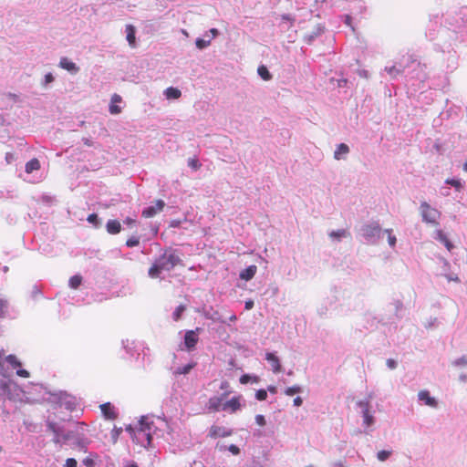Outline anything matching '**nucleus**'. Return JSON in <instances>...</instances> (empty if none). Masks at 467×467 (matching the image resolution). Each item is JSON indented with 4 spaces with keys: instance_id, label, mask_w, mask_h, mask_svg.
Masks as SVG:
<instances>
[{
    "instance_id": "obj_1",
    "label": "nucleus",
    "mask_w": 467,
    "mask_h": 467,
    "mask_svg": "<svg viewBox=\"0 0 467 467\" xmlns=\"http://www.w3.org/2000/svg\"><path fill=\"white\" fill-rule=\"evenodd\" d=\"M182 264L180 254L173 249L164 250L149 269L148 275L150 278H159L162 272H169L176 265Z\"/></svg>"
},
{
    "instance_id": "obj_2",
    "label": "nucleus",
    "mask_w": 467,
    "mask_h": 467,
    "mask_svg": "<svg viewBox=\"0 0 467 467\" xmlns=\"http://www.w3.org/2000/svg\"><path fill=\"white\" fill-rule=\"evenodd\" d=\"M129 432H130L133 441L143 446L147 447L151 442V424L146 421L145 418H142L139 422V427L134 430L131 426H129L126 429Z\"/></svg>"
},
{
    "instance_id": "obj_3",
    "label": "nucleus",
    "mask_w": 467,
    "mask_h": 467,
    "mask_svg": "<svg viewBox=\"0 0 467 467\" xmlns=\"http://www.w3.org/2000/svg\"><path fill=\"white\" fill-rule=\"evenodd\" d=\"M359 233L368 243L376 244L381 238L382 230L378 222H370L363 224Z\"/></svg>"
},
{
    "instance_id": "obj_4",
    "label": "nucleus",
    "mask_w": 467,
    "mask_h": 467,
    "mask_svg": "<svg viewBox=\"0 0 467 467\" xmlns=\"http://www.w3.org/2000/svg\"><path fill=\"white\" fill-rule=\"evenodd\" d=\"M371 399L372 397L369 395L368 398L357 402V407L359 409V413L363 419V426L367 429L371 428L376 422L374 414L371 411Z\"/></svg>"
},
{
    "instance_id": "obj_5",
    "label": "nucleus",
    "mask_w": 467,
    "mask_h": 467,
    "mask_svg": "<svg viewBox=\"0 0 467 467\" xmlns=\"http://www.w3.org/2000/svg\"><path fill=\"white\" fill-rule=\"evenodd\" d=\"M420 213L423 223L435 226L439 225V219L441 216V213L436 208L431 207L430 203L425 201L421 202Z\"/></svg>"
},
{
    "instance_id": "obj_6",
    "label": "nucleus",
    "mask_w": 467,
    "mask_h": 467,
    "mask_svg": "<svg viewBox=\"0 0 467 467\" xmlns=\"http://www.w3.org/2000/svg\"><path fill=\"white\" fill-rule=\"evenodd\" d=\"M21 389L18 385L11 379L0 380V394L5 396L11 400H18Z\"/></svg>"
},
{
    "instance_id": "obj_7",
    "label": "nucleus",
    "mask_w": 467,
    "mask_h": 467,
    "mask_svg": "<svg viewBox=\"0 0 467 467\" xmlns=\"http://www.w3.org/2000/svg\"><path fill=\"white\" fill-rule=\"evenodd\" d=\"M165 206V202L162 200H158L155 205L145 208L142 211V216L145 218H150L155 216L158 213L161 212Z\"/></svg>"
},
{
    "instance_id": "obj_8",
    "label": "nucleus",
    "mask_w": 467,
    "mask_h": 467,
    "mask_svg": "<svg viewBox=\"0 0 467 467\" xmlns=\"http://www.w3.org/2000/svg\"><path fill=\"white\" fill-rule=\"evenodd\" d=\"M418 399L420 401H422L425 405H427L431 408L438 407L437 400L434 397H431L428 390H420L418 393Z\"/></svg>"
},
{
    "instance_id": "obj_9",
    "label": "nucleus",
    "mask_w": 467,
    "mask_h": 467,
    "mask_svg": "<svg viewBox=\"0 0 467 467\" xmlns=\"http://www.w3.org/2000/svg\"><path fill=\"white\" fill-rule=\"evenodd\" d=\"M202 314L206 319H210L213 322L226 324V320L222 317V315L218 311L214 310L213 307H210L209 309H204Z\"/></svg>"
},
{
    "instance_id": "obj_10",
    "label": "nucleus",
    "mask_w": 467,
    "mask_h": 467,
    "mask_svg": "<svg viewBox=\"0 0 467 467\" xmlns=\"http://www.w3.org/2000/svg\"><path fill=\"white\" fill-rule=\"evenodd\" d=\"M232 434V431L223 426H212L209 435L213 438L227 437Z\"/></svg>"
},
{
    "instance_id": "obj_11",
    "label": "nucleus",
    "mask_w": 467,
    "mask_h": 467,
    "mask_svg": "<svg viewBox=\"0 0 467 467\" xmlns=\"http://www.w3.org/2000/svg\"><path fill=\"white\" fill-rule=\"evenodd\" d=\"M197 342H198V336L195 331L189 330L185 333L184 345L188 350L194 348Z\"/></svg>"
},
{
    "instance_id": "obj_12",
    "label": "nucleus",
    "mask_w": 467,
    "mask_h": 467,
    "mask_svg": "<svg viewBox=\"0 0 467 467\" xmlns=\"http://www.w3.org/2000/svg\"><path fill=\"white\" fill-rule=\"evenodd\" d=\"M58 66L71 74H77L79 71L76 63L70 61L67 57H61Z\"/></svg>"
},
{
    "instance_id": "obj_13",
    "label": "nucleus",
    "mask_w": 467,
    "mask_h": 467,
    "mask_svg": "<svg viewBox=\"0 0 467 467\" xmlns=\"http://www.w3.org/2000/svg\"><path fill=\"white\" fill-rule=\"evenodd\" d=\"M265 359L269 362L272 367V370L275 373H279L281 371V364L279 358L275 356V353L267 352L265 354Z\"/></svg>"
},
{
    "instance_id": "obj_14",
    "label": "nucleus",
    "mask_w": 467,
    "mask_h": 467,
    "mask_svg": "<svg viewBox=\"0 0 467 467\" xmlns=\"http://www.w3.org/2000/svg\"><path fill=\"white\" fill-rule=\"evenodd\" d=\"M241 407L240 404V398L239 397H234L230 400L226 401L223 404L222 410H230L232 412L236 411Z\"/></svg>"
},
{
    "instance_id": "obj_15",
    "label": "nucleus",
    "mask_w": 467,
    "mask_h": 467,
    "mask_svg": "<svg viewBox=\"0 0 467 467\" xmlns=\"http://www.w3.org/2000/svg\"><path fill=\"white\" fill-rule=\"evenodd\" d=\"M349 153V147L345 143H340L337 146L334 151V158L337 161L345 159Z\"/></svg>"
},
{
    "instance_id": "obj_16",
    "label": "nucleus",
    "mask_w": 467,
    "mask_h": 467,
    "mask_svg": "<svg viewBox=\"0 0 467 467\" xmlns=\"http://www.w3.org/2000/svg\"><path fill=\"white\" fill-rule=\"evenodd\" d=\"M107 232L110 234H117L121 230V224L118 220H109L106 223Z\"/></svg>"
},
{
    "instance_id": "obj_17",
    "label": "nucleus",
    "mask_w": 467,
    "mask_h": 467,
    "mask_svg": "<svg viewBox=\"0 0 467 467\" xmlns=\"http://www.w3.org/2000/svg\"><path fill=\"white\" fill-rule=\"evenodd\" d=\"M256 271H257V267L255 265H250V266L246 267L245 269H244L240 273L239 276L243 280L249 281L255 275Z\"/></svg>"
},
{
    "instance_id": "obj_18",
    "label": "nucleus",
    "mask_w": 467,
    "mask_h": 467,
    "mask_svg": "<svg viewBox=\"0 0 467 467\" xmlns=\"http://www.w3.org/2000/svg\"><path fill=\"white\" fill-rule=\"evenodd\" d=\"M223 398H224V395H223L222 397H212L210 398L209 401H208V408L209 410H214V411H218L220 410V409H222L223 407Z\"/></svg>"
},
{
    "instance_id": "obj_19",
    "label": "nucleus",
    "mask_w": 467,
    "mask_h": 467,
    "mask_svg": "<svg viewBox=\"0 0 467 467\" xmlns=\"http://www.w3.org/2000/svg\"><path fill=\"white\" fill-rule=\"evenodd\" d=\"M100 410H101L103 415L107 419L113 420V419H115L117 417V414H116V412L114 410V408L111 406V404L109 402L101 404L100 405Z\"/></svg>"
},
{
    "instance_id": "obj_20",
    "label": "nucleus",
    "mask_w": 467,
    "mask_h": 467,
    "mask_svg": "<svg viewBox=\"0 0 467 467\" xmlns=\"http://www.w3.org/2000/svg\"><path fill=\"white\" fill-rule=\"evenodd\" d=\"M164 96L167 99H177L182 96V92L177 88L170 87L164 90Z\"/></svg>"
},
{
    "instance_id": "obj_21",
    "label": "nucleus",
    "mask_w": 467,
    "mask_h": 467,
    "mask_svg": "<svg viewBox=\"0 0 467 467\" xmlns=\"http://www.w3.org/2000/svg\"><path fill=\"white\" fill-rule=\"evenodd\" d=\"M329 237L332 239V240H337V241H341V239L343 238H347L348 237L350 234L349 233L345 230V229H339V230H336V231H331L329 234H328Z\"/></svg>"
},
{
    "instance_id": "obj_22",
    "label": "nucleus",
    "mask_w": 467,
    "mask_h": 467,
    "mask_svg": "<svg viewBox=\"0 0 467 467\" xmlns=\"http://www.w3.org/2000/svg\"><path fill=\"white\" fill-rule=\"evenodd\" d=\"M135 27L132 25L126 26V34H127V41L129 42L130 47H135Z\"/></svg>"
},
{
    "instance_id": "obj_23",
    "label": "nucleus",
    "mask_w": 467,
    "mask_h": 467,
    "mask_svg": "<svg viewBox=\"0 0 467 467\" xmlns=\"http://www.w3.org/2000/svg\"><path fill=\"white\" fill-rule=\"evenodd\" d=\"M40 169V162L37 159L34 158L26 162L25 171L26 173H31L34 171H37Z\"/></svg>"
},
{
    "instance_id": "obj_24",
    "label": "nucleus",
    "mask_w": 467,
    "mask_h": 467,
    "mask_svg": "<svg viewBox=\"0 0 467 467\" xmlns=\"http://www.w3.org/2000/svg\"><path fill=\"white\" fill-rule=\"evenodd\" d=\"M60 402L68 410H72L76 405L74 399L67 394H64L60 398Z\"/></svg>"
},
{
    "instance_id": "obj_25",
    "label": "nucleus",
    "mask_w": 467,
    "mask_h": 467,
    "mask_svg": "<svg viewBox=\"0 0 467 467\" xmlns=\"http://www.w3.org/2000/svg\"><path fill=\"white\" fill-rule=\"evenodd\" d=\"M384 70L391 77V78H396L403 71L402 68L397 67L395 65L391 67H385Z\"/></svg>"
},
{
    "instance_id": "obj_26",
    "label": "nucleus",
    "mask_w": 467,
    "mask_h": 467,
    "mask_svg": "<svg viewBox=\"0 0 467 467\" xmlns=\"http://www.w3.org/2000/svg\"><path fill=\"white\" fill-rule=\"evenodd\" d=\"M322 32L323 28L321 26H317V28L314 32L305 36L306 43L312 44L313 41L322 34Z\"/></svg>"
},
{
    "instance_id": "obj_27",
    "label": "nucleus",
    "mask_w": 467,
    "mask_h": 467,
    "mask_svg": "<svg viewBox=\"0 0 467 467\" xmlns=\"http://www.w3.org/2000/svg\"><path fill=\"white\" fill-rule=\"evenodd\" d=\"M82 282V276L79 275H75L69 278L68 285L73 289H77Z\"/></svg>"
},
{
    "instance_id": "obj_28",
    "label": "nucleus",
    "mask_w": 467,
    "mask_h": 467,
    "mask_svg": "<svg viewBox=\"0 0 467 467\" xmlns=\"http://www.w3.org/2000/svg\"><path fill=\"white\" fill-rule=\"evenodd\" d=\"M193 367H194L193 363H190V364H187V365L182 366V367H178L174 370V374L175 375H182V374L186 375V374H188L192 369Z\"/></svg>"
},
{
    "instance_id": "obj_29",
    "label": "nucleus",
    "mask_w": 467,
    "mask_h": 467,
    "mask_svg": "<svg viewBox=\"0 0 467 467\" xmlns=\"http://www.w3.org/2000/svg\"><path fill=\"white\" fill-rule=\"evenodd\" d=\"M257 73L264 80H270L272 78V75L265 66H260Z\"/></svg>"
},
{
    "instance_id": "obj_30",
    "label": "nucleus",
    "mask_w": 467,
    "mask_h": 467,
    "mask_svg": "<svg viewBox=\"0 0 467 467\" xmlns=\"http://www.w3.org/2000/svg\"><path fill=\"white\" fill-rule=\"evenodd\" d=\"M259 381V378L257 376H251L248 374H244L240 378V382L242 384H247L249 382H255L257 383Z\"/></svg>"
},
{
    "instance_id": "obj_31",
    "label": "nucleus",
    "mask_w": 467,
    "mask_h": 467,
    "mask_svg": "<svg viewBox=\"0 0 467 467\" xmlns=\"http://www.w3.org/2000/svg\"><path fill=\"white\" fill-rule=\"evenodd\" d=\"M211 41H212L211 38H208V39L197 38L195 41V45H196L197 48L204 49L210 46Z\"/></svg>"
},
{
    "instance_id": "obj_32",
    "label": "nucleus",
    "mask_w": 467,
    "mask_h": 467,
    "mask_svg": "<svg viewBox=\"0 0 467 467\" xmlns=\"http://www.w3.org/2000/svg\"><path fill=\"white\" fill-rule=\"evenodd\" d=\"M301 392H302V388L298 385L288 387L287 389H285V394L286 396H293L296 393H301Z\"/></svg>"
},
{
    "instance_id": "obj_33",
    "label": "nucleus",
    "mask_w": 467,
    "mask_h": 467,
    "mask_svg": "<svg viewBox=\"0 0 467 467\" xmlns=\"http://www.w3.org/2000/svg\"><path fill=\"white\" fill-rule=\"evenodd\" d=\"M445 183L454 187L457 191H461L462 188V183L461 182L460 180L447 179L445 181Z\"/></svg>"
},
{
    "instance_id": "obj_34",
    "label": "nucleus",
    "mask_w": 467,
    "mask_h": 467,
    "mask_svg": "<svg viewBox=\"0 0 467 467\" xmlns=\"http://www.w3.org/2000/svg\"><path fill=\"white\" fill-rule=\"evenodd\" d=\"M384 233L388 234V242L390 247H394L397 243L396 236L392 234L391 229H385Z\"/></svg>"
},
{
    "instance_id": "obj_35",
    "label": "nucleus",
    "mask_w": 467,
    "mask_h": 467,
    "mask_svg": "<svg viewBox=\"0 0 467 467\" xmlns=\"http://www.w3.org/2000/svg\"><path fill=\"white\" fill-rule=\"evenodd\" d=\"M6 362H8L13 368H17L21 366L20 361L15 355H8L5 358Z\"/></svg>"
},
{
    "instance_id": "obj_36",
    "label": "nucleus",
    "mask_w": 467,
    "mask_h": 467,
    "mask_svg": "<svg viewBox=\"0 0 467 467\" xmlns=\"http://www.w3.org/2000/svg\"><path fill=\"white\" fill-rule=\"evenodd\" d=\"M391 453H392L391 451L382 450L377 453V458L380 462H385L386 460L389 459V457L391 455Z\"/></svg>"
},
{
    "instance_id": "obj_37",
    "label": "nucleus",
    "mask_w": 467,
    "mask_h": 467,
    "mask_svg": "<svg viewBox=\"0 0 467 467\" xmlns=\"http://www.w3.org/2000/svg\"><path fill=\"white\" fill-rule=\"evenodd\" d=\"M55 437L53 439L54 442L59 443L61 441H66L69 439V436L67 434L61 433V431H57V433H54Z\"/></svg>"
},
{
    "instance_id": "obj_38",
    "label": "nucleus",
    "mask_w": 467,
    "mask_h": 467,
    "mask_svg": "<svg viewBox=\"0 0 467 467\" xmlns=\"http://www.w3.org/2000/svg\"><path fill=\"white\" fill-rule=\"evenodd\" d=\"M8 302L5 299L0 298V317H4L7 312Z\"/></svg>"
},
{
    "instance_id": "obj_39",
    "label": "nucleus",
    "mask_w": 467,
    "mask_h": 467,
    "mask_svg": "<svg viewBox=\"0 0 467 467\" xmlns=\"http://www.w3.org/2000/svg\"><path fill=\"white\" fill-rule=\"evenodd\" d=\"M452 365L455 367H467V356L464 355L455 359L452 362Z\"/></svg>"
},
{
    "instance_id": "obj_40",
    "label": "nucleus",
    "mask_w": 467,
    "mask_h": 467,
    "mask_svg": "<svg viewBox=\"0 0 467 467\" xmlns=\"http://www.w3.org/2000/svg\"><path fill=\"white\" fill-rule=\"evenodd\" d=\"M184 310H185L184 306L180 305L179 306H177L176 309L174 310V312L172 313L173 319L175 321L179 320Z\"/></svg>"
},
{
    "instance_id": "obj_41",
    "label": "nucleus",
    "mask_w": 467,
    "mask_h": 467,
    "mask_svg": "<svg viewBox=\"0 0 467 467\" xmlns=\"http://www.w3.org/2000/svg\"><path fill=\"white\" fill-rule=\"evenodd\" d=\"M188 166L191 167L192 170L197 171L201 167V163L198 159L196 158H191L188 160Z\"/></svg>"
},
{
    "instance_id": "obj_42",
    "label": "nucleus",
    "mask_w": 467,
    "mask_h": 467,
    "mask_svg": "<svg viewBox=\"0 0 467 467\" xmlns=\"http://www.w3.org/2000/svg\"><path fill=\"white\" fill-rule=\"evenodd\" d=\"M434 238L443 244L446 240H448L446 234L443 233L442 230H436L435 231V236Z\"/></svg>"
},
{
    "instance_id": "obj_43",
    "label": "nucleus",
    "mask_w": 467,
    "mask_h": 467,
    "mask_svg": "<svg viewBox=\"0 0 467 467\" xmlns=\"http://www.w3.org/2000/svg\"><path fill=\"white\" fill-rule=\"evenodd\" d=\"M139 244H140V239L137 236H131L126 242V245L128 247H134V246L139 245Z\"/></svg>"
},
{
    "instance_id": "obj_44",
    "label": "nucleus",
    "mask_w": 467,
    "mask_h": 467,
    "mask_svg": "<svg viewBox=\"0 0 467 467\" xmlns=\"http://www.w3.org/2000/svg\"><path fill=\"white\" fill-rule=\"evenodd\" d=\"M55 78L52 73H47L45 75L44 80L42 82L43 87H47L48 84L54 81Z\"/></svg>"
},
{
    "instance_id": "obj_45",
    "label": "nucleus",
    "mask_w": 467,
    "mask_h": 467,
    "mask_svg": "<svg viewBox=\"0 0 467 467\" xmlns=\"http://www.w3.org/2000/svg\"><path fill=\"white\" fill-rule=\"evenodd\" d=\"M255 398H256V400H261V401L266 400V398H267L266 390H265V389L257 390L255 393Z\"/></svg>"
},
{
    "instance_id": "obj_46",
    "label": "nucleus",
    "mask_w": 467,
    "mask_h": 467,
    "mask_svg": "<svg viewBox=\"0 0 467 467\" xmlns=\"http://www.w3.org/2000/svg\"><path fill=\"white\" fill-rule=\"evenodd\" d=\"M3 355H4V350L0 349V374H1L4 378H6V377H7V374H6V371H5V369L4 364H3V362H2Z\"/></svg>"
},
{
    "instance_id": "obj_47",
    "label": "nucleus",
    "mask_w": 467,
    "mask_h": 467,
    "mask_svg": "<svg viewBox=\"0 0 467 467\" xmlns=\"http://www.w3.org/2000/svg\"><path fill=\"white\" fill-rule=\"evenodd\" d=\"M120 432H121V429L114 428L111 431V439H112L113 443L117 442L119 435Z\"/></svg>"
},
{
    "instance_id": "obj_48",
    "label": "nucleus",
    "mask_w": 467,
    "mask_h": 467,
    "mask_svg": "<svg viewBox=\"0 0 467 467\" xmlns=\"http://www.w3.org/2000/svg\"><path fill=\"white\" fill-rule=\"evenodd\" d=\"M78 462L74 458H68L66 460L64 467H77Z\"/></svg>"
},
{
    "instance_id": "obj_49",
    "label": "nucleus",
    "mask_w": 467,
    "mask_h": 467,
    "mask_svg": "<svg viewBox=\"0 0 467 467\" xmlns=\"http://www.w3.org/2000/svg\"><path fill=\"white\" fill-rule=\"evenodd\" d=\"M99 221V219L96 213H91L88 216V222L90 223L98 225Z\"/></svg>"
},
{
    "instance_id": "obj_50",
    "label": "nucleus",
    "mask_w": 467,
    "mask_h": 467,
    "mask_svg": "<svg viewBox=\"0 0 467 467\" xmlns=\"http://www.w3.org/2000/svg\"><path fill=\"white\" fill-rule=\"evenodd\" d=\"M444 276L446 277V279L448 281H452V282H456V283H459L460 282V278L458 277L457 275H454V274H447L445 273L444 274Z\"/></svg>"
},
{
    "instance_id": "obj_51",
    "label": "nucleus",
    "mask_w": 467,
    "mask_h": 467,
    "mask_svg": "<svg viewBox=\"0 0 467 467\" xmlns=\"http://www.w3.org/2000/svg\"><path fill=\"white\" fill-rule=\"evenodd\" d=\"M109 112H110L111 114L116 115V114L120 113L121 109H120V107H119V106H117V105H115V103H114V104H110V105H109Z\"/></svg>"
},
{
    "instance_id": "obj_52",
    "label": "nucleus",
    "mask_w": 467,
    "mask_h": 467,
    "mask_svg": "<svg viewBox=\"0 0 467 467\" xmlns=\"http://www.w3.org/2000/svg\"><path fill=\"white\" fill-rule=\"evenodd\" d=\"M227 450L233 453L234 455H238L240 453V449L234 444H231L227 447Z\"/></svg>"
},
{
    "instance_id": "obj_53",
    "label": "nucleus",
    "mask_w": 467,
    "mask_h": 467,
    "mask_svg": "<svg viewBox=\"0 0 467 467\" xmlns=\"http://www.w3.org/2000/svg\"><path fill=\"white\" fill-rule=\"evenodd\" d=\"M255 422L260 426H265L266 423L265 417L261 414L255 416Z\"/></svg>"
},
{
    "instance_id": "obj_54",
    "label": "nucleus",
    "mask_w": 467,
    "mask_h": 467,
    "mask_svg": "<svg viewBox=\"0 0 467 467\" xmlns=\"http://www.w3.org/2000/svg\"><path fill=\"white\" fill-rule=\"evenodd\" d=\"M387 366L389 369H395L398 366V363L396 360L392 359V358H389L387 359Z\"/></svg>"
},
{
    "instance_id": "obj_55",
    "label": "nucleus",
    "mask_w": 467,
    "mask_h": 467,
    "mask_svg": "<svg viewBox=\"0 0 467 467\" xmlns=\"http://www.w3.org/2000/svg\"><path fill=\"white\" fill-rule=\"evenodd\" d=\"M16 375L19 376V377H23V378H28L29 377V372L26 369H17L16 370Z\"/></svg>"
},
{
    "instance_id": "obj_56",
    "label": "nucleus",
    "mask_w": 467,
    "mask_h": 467,
    "mask_svg": "<svg viewBox=\"0 0 467 467\" xmlns=\"http://www.w3.org/2000/svg\"><path fill=\"white\" fill-rule=\"evenodd\" d=\"M124 223L127 224L128 226L130 227H132L133 225L136 224V220L133 219V218H130V217H127L125 220H124Z\"/></svg>"
},
{
    "instance_id": "obj_57",
    "label": "nucleus",
    "mask_w": 467,
    "mask_h": 467,
    "mask_svg": "<svg viewBox=\"0 0 467 467\" xmlns=\"http://www.w3.org/2000/svg\"><path fill=\"white\" fill-rule=\"evenodd\" d=\"M48 429L53 431V433H57L60 431V428L57 427L55 423L49 422Z\"/></svg>"
},
{
    "instance_id": "obj_58",
    "label": "nucleus",
    "mask_w": 467,
    "mask_h": 467,
    "mask_svg": "<svg viewBox=\"0 0 467 467\" xmlns=\"http://www.w3.org/2000/svg\"><path fill=\"white\" fill-rule=\"evenodd\" d=\"M351 21H352V18H351V16L349 15H346L344 16L345 24L348 25V26H350L354 30V28H353V26L351 25Z\"/></svg>"
},
{
    "instance_id": "obj_59",
    "label": "nucleus",
    "mask_w": 467,
    "mask_h": 467,
    "mask_svg": "<svg viewBox=\"0 0 467 467\" xmlns=\"http://www.w3.org/2000/svg\"><path fill=\"white\" fill-rule=\"evenodd\" d=\"M121 101V97L118 94H114L111 98V103L110 104H114V103H119Z\"/></svg>"
},
{
    "instance_id": "obj_60",
    "label": "nucleus",
    "mask_w": 467,
    "mask_h": 467,
    "mask_svg": "<svg viewBox=\"0 0 467 467\" xmlns=\"http://www.w3.org/2000/svg\"><path fill=\"white\" fill-rule=\"evenodd\" d=\"M444 246L447 248L448 251H451L454 247L452 243L448 239L443 243Z\"/></svg>"
},
{
    "instance_id": "obj_61",
    "label": "nucleus",
    "mask_w": 467,
    "mask_h": 467,
    "mask_svg": "<svg viewBox=\"0 0 467 467\" xmlns=\"http://www.w3.org/2000/svg\"><path fill=\"white\" fill-rule=\"evenodd\" d=\"M83 463L88 466V467H93L94 465V461L92 459H89V458H86L83 460Z\"/></svg>"
},
{
    "instance_id": "obj_62",
    "label": "nucleus",
    "mask_w": 467,
    "mask_h": 467,
    "mask_svg": "<svg viewBox=\"0 0 467 467\" xmlns=\"http://www.w3.org/2000/svg\"><path fill=\"white\" fill-rule=\"evenodd\" d=\"M358 74L359 77L364 78H368L369 76L368 71L365 70V69L358 70Z\"/></svg>"
},
{
    "instance_id": "obj_63",
    "label": "nucleus",
    "mask_w": 467,
    "mask_h": 467,
    "mask_svg": "<svg viewBox=\"0 0 467 467\" xmlns=\"http://www.w3.org/2000/svg\"><path fill=\"white\" fill-rule=\"evenodd\" d=\"M441 261L443 265V270L447 272V270L450 268V263L445 258H441Z\"/></svg>"
},
{
    "instance_id": "obj_64",
    "label": "nucleus",
    "mask_w": 467,
    "mask_h": 467,
    "mask_svg": "<svg viewBox=\"0 0 467 467\" xmlns=\"http://www.w3.org/2000/svg\"><path fill=\"white\" fill-rule=\"evenodd\" d=\"M244 467H263L259 462H252L250 464H246Z\"/></svg>"
}]
</instances>
